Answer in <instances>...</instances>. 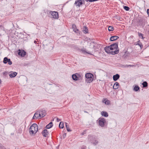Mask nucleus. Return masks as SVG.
Wrapping results in <instances>:
<instances>
[{"mask_svg":"<svg viewBox=\"0 0 149 149\" xmlns=\"http://www.w3.org/2000/svg\"><path fill=\"white\" fill-rule=\"evenodd\" d=\"M87 45L88 46L93 47V48L92 47L91 48V47H90V48L92 49V50L90 51H88V50H86V49L85 50H82V51L84 52H85L90 55H92V53L93 52V50L94 51L99 46L98 44L95 43L94 42H87Z\"/></svg>","mask_w":149,"mask_h":149,"instance_id":"f257e3e1","label":"nucleus"},{"mask_svg":"<svg viewBox=\"0 0 149 149\" xmlns=\"http://www.w3.org/2000/svg\"><path fill=\"white\" fill-rule=\"evenodd\" d=\"M38 130V126L35 123L32 125L29 129V132L30 134H35L37 132Z\"/></svg>","mask_w":149,"mask_h":149,"instance_id":"f03ea898","label":"nucleus"},{"mask_svg":"<svg viewBox=\"0 0 149 149\" xmlns=\"http://www.w3.org/2000/svg\"><path fill=\"white\" fill-rule=\"evenodd\" d=\"M105 52L107 53H109L112 55L117 54L119 52V50L112 51V49L111 48L110 46H106L104 48Z\"/></svg>","mask_w":149,"mask_h":149,"instance_id":"7ed1b4c3","label":"nucleus"},{"mask_svg":"<svg viewBox=\"0 0 149 149\" xmlns=\"http://www.w3.org/2000/svg\"><path fill=\"white\" fill-rule=\"evenodd\" d=\"M93 75L91 73H87L85 75V77L87 79L86 81H88V82L90 83L92 82L93 80V78L92 77Z\"/></svg>","mask_w":149,"mask_h":149,"instance_id":"20e7f679","label":"nucleus"},{"mask_svg":"<svg viewBox=\"0 0 149 149\" xmlns=\"http://www.w3.org/2000/svg\"><path fill=\"white\" fill-rule=\"evenodd\" d=\"M105 123L106 120L104 118H102L100 119L99 121V124L101 127H103Z\"/></svg>","mask_w":149,"mask_h":149,"instance_id":"39448f33","label":"nucleus"},{"mask_svg":"<svg viewBox=\"0 0 149 149\" xmlns=\"http://www.w3.org/2000/svg\"><path fill=\"white\" fill-rule=\"evenodd\" d=\"M84 0H76L74 4L76 6L79 7L80 6L82 5L83 3V2H84Z\"/></svg>","mask_w":149,"mask_h":149,"instance_id":"423d86ee","label":"nucleus"},{"mask_svg":"<svg viewBox=\"0 0 149 149\" xmlns=\"http://www.w3.org/2000/svg\"><path fill=\"white\" fill-rule=\"evenodd\" d=\"M50 13H51L52 17L55 19H57L58 18V14L57 12L55 11H51L50 12Z\"/></svg>","mask_w":149,"mask_h":149,"instance_id":"0eeeda50","label":"nucleus"},{"mask_svg":"<svg viewBox=\"0 0 149 149\" xmlns=\"http://www.w3.org/2000/svg\"><path fill=\"white\" fill-rule=\"evenodd\" d=\"M111 48L112 50H117L118 48V45L117 43H113L110 45Z\"/></svg>","mask_w":149,"mask_h":149,"instance_id":"6e6552de","label":"nucleus"},{"mask_svg":"<svg viewBox=\"0 0 149 149\" xmlns=\"http://www.w3.org/2000/svg\"><path fill=\"white\" fill-rule=\"evenodd\" d=\"M40 113V118L45 116L46 114V111L45 110H40L39 111Z\"/></svg>","mask_w":149,"mask_h":149,"instance_id":"1a4fd4ad","label":"nucleus"},{"mask_svg":"<svg viewBox=\"0 0 149 149\" xmlns=\"http://www.w3.org/2000/svg\"><path fill=\"white\" fill-rule=\"evenodd\" d=\"M26 53L23 50H19L18 54L19 55L21 56L22 57H24L26 55Z\"/></svg>","mask_w":149,"mask_h":149,"instance_id":"9d476101","label":"nucleus"},{"mask_svg":"<svg viewBox=\"0 0 149 149\" xmlns=\"http://www.w3.org/2000/svg\"><path fill=\"white\" fill-rule=\"evenodd\" d=\"M40 113L39 111L36 112L34 114L33 117V118L37 119V118H40Z\"/></svg>","mask_w":149,"mask_h":149,"instance_id":"9b49d317","label":"nucleus"},{"mask_svg":"<svg viewBox=\"0 0 149 149\" xmlns=\"http://www.w3.org/2000/svg\"><path fill=\"white\" fill-rule=\"evenodd\" d=\"M120 77V75L118 74H116L113 76V80L114 81H117Z\"/></svg>","mask_w":149,"mask_h":149,"instance_id":"f8f14e48","label":"nucleus"},{"mask_svg":"<svg viewBox=\"0 0 149 149\" xmlns=\"http://www.w3.org/2000/svg\"><path fill=\"white\" fill-rule=\"evenodd\" d=\"M91 138H93L92 137H90L89 138V139L91 141V143H92L94 145H95L97 144L98 143V141H97V140H91Z\"/></svg>","mask_w":149,"mask_h":149,"instance_id":"ddd939ff","label":"nucleus"},{"mask_svg":"<svg viewBox=\"0 0 149 149\" xmlns=\"http://www.w3.org/2000/svg\"><path fill=\"white\" fill-rule=\"evenodd\" d=\"M119 38V37L118 36H111L110 38V40L111 41H113L114 40H115L118 39Z\"/></svg>","mask_w":149,"mask_h":149,"instance_id":"4468645a","label":"nucleus"},{"mask_svg":"<svg viewBox=\"0 0 149 149\" xmlns=\"http://www.w3.org/2000/svg\"><path fill=\"white\" fill-rule=\"evenodd\" d=\"M17 74V73L16 72H10L9 74V76L11 78L14 77L16 76Z\"/></svg>","mask_w":149,"mask_h":149,"instance_id":"2eb2a0df","label":"nucleus"},{"mask_svg":"<svg viewBox=\"0 0 149 149\" xmlns=\"http://www.w3.org/2000/svg\"><path fill=\"white\" fill-rule=\"evenodd\" d=\"M42 134L44 136L46 137L48 135L49 133L47 130L45 129L42 132Z\"/></svg>","mask_w":149,"mask_h":149,"instance_id":"dca6fc26","label":"nucleus"},{"mask_svg":"<svg viewBox=\"0 0 149 149\" xmlns=\"http://www.w3.org/2000/svg\"><path fill=\"white\" fill-rule=\"evenodd\" d=\"M72 79L74 80L77 81L79 79V77L76 74H73L72 76Z\"/></svg>","mask_w":149,"mask_h":149,"instance_id":"f3484780","label":"nucleus"},{"mask_svg":"<svg viewBox=\"0 0 149 149\" xmlns=\"http://www.w3.org/2000/svg\"><path fill=\"white\" fill-rule=\"evenodd\" d=\"M119 86V84L118 83L116 82L115 83L113 86V88L116 89L118 88Z\"/></svg>","mask_w":149,"mask_h":149,"instance_id":"a211bd4d","label":"nucleus"},{"mask_svg":"<svg viewBox=\"0 0 149 149\" xmlns=\"http://www.w3.org/2000/svg\"><path fill=\"white\" fill-rule=\"evenodd\" d=\"M101 115L105 117H107L108 116V113L106 111H102L101 113Z\"/></svg>","mask_w":149,"mask_h":149,"instance_id":"6ab92c4d","label":"nucleus"},{"mask_svg":"<svg viewBox=\"0 0 149 149\" xmlns=\"http://www.w3.org/2000/svg\"><path fill=\"white\" fill-rule=\"evenodd\" d=\"M72 28L74 32L77 33V31H78V30L77 29L76 26L74 24L72 25Z\"/></svg>","mask_w":149,"mask_h":149,"instance_id":"aec40b11","label":"nucleus"},{"mask_svg":"<svg viewBox=\"0 0 149 149\" xmlns=\"http://www.w3.org/2000/svg\"><path fill=\"white\" fill-rule=\"evenodd\" d=\"M52 126L53 123L52 122H51L48 124L46 126V128L47 129H49L52 127Z\"/></svg>","mask_w":149,"mask_h":149,"instance_id":"412c9836","label":"nucleus"},{"mask_svg":"<svg viewBox=\"0 0 149 149\" xmlns=\"http://www.w3.org/2000/svg\"><path fill=\"white\" fill-rule=\"evenodd\" d=\"M10 59V58H8L7 57H5L3 59V62L4 63L6 64L8 62L9 60Z\"/></svg>","mask_w":149,"mask_h":149,"instance_id":"4be33fe9","label":"nucleus"},{"mask_svg":"<svg viewBox=\"0 0 149 149\" xmlns=\"http://www.w3.org/2000/svg\"><path fill=\"white\" fill-rule=\"evenodd\" d=\"M83 32L85 33H88V29L87 27L86 26H84L83 28Z\"/></svg>","mask_w":149,"mask_h":149,"instance_id":"5701e85b","label":"nucleus"},{"mask_svg":"<svg viewBox=\"0 0 149 149\" xmlns=\"http://www.w3.org/2000/svg\"><path fill=\"white\" fill-rule=\"evenodd\" d=\"M59 127L60 128H63L64 127V124L63 122H60L59 125Z\"/></svg>","mask_w":149,"mask_h":149,"instance_id":"b1692460","label":"nucleus"},{"mask_svg":"<svg viewBox=\"0 0 149 149\" xmlns=\"http://www.w3.org/2000/svg\"><path fill=\"white\" fill-rule=\"evenodd\" d=\"M143 87H146L148 86V83L146 81H144L142 83Z\"/></svg>","mask_w":149,"mask_h":149,"instance_id":"393cba45","label":"nucleus"},{"mask_svg":"<svg viewBox=\"0 0 149 149\" xmlns=\"http://www.w3.org/2000/svg\"><path fill=\"white\" fill-rule=\"evenodd\" d=\"M139 89V87L138 86H136L134 87V90L135 91H137Z\"/></svg>","mask_w":149,"mask_h":149,"instance_id":"a878e982","label":"nucleus"},{"mask_svg":"<svg viewBox=\"0 0 149 149\" xmlns=\"http://www.w3.org/2000/svg\"><path fill=\"white\" fill-rule=\"evenodd\" d=\"M108 29L109 31H112L114 30L113 28L111 26H109Z\"/></svg>","mask_w":149,"mask_h":149,"instance_id":"bb28decb","label":"nucleus"},{"mask_svg":"<svg viewBox=\"0 0 149 149\" xmlns=\"http://www.w3.org/2000/svg\"><path fill=\"white\" fill-rule=\"evenodd\" d=\"M138 45L140 47L141 49H142L143 47V45L139 41H138L137 43Z\"/></svg>","mask_w":149,"mask_h":149,"instance_id":"cd10ccee","label":"nucleus"},{"mask_svg":"<svg viewBox=\"0 0 149 149\" xmlns=\"http://www.w3.org/2000/svg\"><path fill=\"white\" fill-rule=\"evenodd\" d=\"M124 9L127 11H128L130 9V8L128 7L125 6L124 7Z\"/></svg>","mask_w":149,"mask_h":149,"instance_id":"c85d7f7f","label":"nucleus"},{"mask_svg":"<svg viewBox=\"0 0 149 149\" xmlns=\"http://www.w3.org/2000/svg\"><path fill=\"white\" fill-rule=\"evenodd\" d=\"M104 103L105 104L107 105H108L110 103V101L109 100H107V101H105L104 102Z\"/></svg>","mask_w":149,"mask_h":149,"instance_id":"c756f323","label":"nucleus"},{"mask_svg":"<svg viewBox=\"0 0 149 149\" xmlns=\"http://www.w3.org/2000/svg\"><path fill=\"white\" fill-rule=\"evenodd\" d=\"M138 35L140 37H142V38L143 39L144 38H143V34L141 33H138Z\"/></svg>","mask_w":149,"mask_h":149,"instance_id":"7c9ffc66","label":"nucleus"},{"mask_svg":"<svg viewBox=\"0 0 149 149\" xmlns=\"http://www.w3.org/2000/svg\"><path fill=\"white\" fill-rule=\"evenodd\" d=\"M98 0H85V1L86 2H88V1L90 2H93V1H98Z\"/></svg>","mask_w":149,"mask_h":149,"instance_id":"2f4dec72","label":"nucleus"},{"mask_svg":"<svg viewBox=\"0 0 149 149\" xmlns=\"http://www.w3.org/2000/svg\"><path fill=\"white\" fill-rule=\"evenodd\" d=\"M8 63V64L10 65H11L12 64V62L11 61H10V59L9 60Z\"/></svg>","mask_w":149,"mask_h":149,"instance_id":"473e14b6","label":"nucleus"},{"mask_svg":"<svg viewBox=\"0 0 149 149\" xmlns=\"http://www.w3.org/2000/svg\"><path fill=\"white\" fill-rule=\"evenodd\" d=\"M68 132H70L71 131V130L69 128V127H67L66 128Z\"/></svg>","mask_w":149,"mask_h":149,"instance_id":"72a5a7b5","label":"nucleus"},{"mask_svg":"<svg viewBox=\"0 0 149 149\" xmlns=\"http://www.w3.org/2000/svg\"><path fill=\"white\" fill-rule=\"evenodd\" d=\"M133 66H136L135 65H128L127 66V67H133Z\"/></svg>","mask_w":149,"mask_h":149,"instance_id":"f704fd0d","label":"nucleus"},{"mask_svg":"<svg viewBox=\"0 0 149 149\" xmlns=\"http://www.w3.org/2000/svg\"><path fill=\"white\" fill-rule=\"evenodd\" d=\"M147 12L148 15L149 16V9H148L147 10Z\"/></svg>","mask_w":149,"mask_h":149,"instance_id":"c9c22d12","label":"nucleus"},{"mask_svg":"<svg viewBox=\"0 0 149 149\" xmlns=\"http://www.w3.org/2000/svg\"><path fill=\"white\" fill-rule=\"evenodd\" d=\"M61 120L58 118H57V122H59Z\"/></svg>","mask_w":149,"mask_h":149,"instance_id":"e433bc0d","label":"nucleus"},{"mask_svg":"<svg viewBox=\"0 0 149 149\" xmlns=\"http://www.w3.org/2000/svg\"><path fill=\"white\" fill-rule=\"evenodd\" d=\"M65 126H66V128H67V127H69V125H67V123H65Z\"/></svg>","mask_w":149,"mask_h":149,"instance_id":"4c0bfd02","label":"nucleus"},{"mask_svg":"<svg viewBox=\"0 0 149 149\" xmlns=\"http://www.w3.org/2000/svg\"><path fill=\"white\" fill-rule=\"evenodd\" d=\"M137 43H138V41L137 42H135L134 43V45H138Z\"/></svg>","mask_w":149,"mask_h":149,"instance_id":"58836bf2","label":"nucleus"},{"mask_svg":"<svg viewBox=\"0 0 149 149\" xmlns=\"http://www.w3.org/2000/svg\"><path fill=\"white\" fill-rule=\"evenodd\" d=\"M34 42L36 44V43H37V42H36V41H35H35H34Z\"/></svg>","mask_w":149,"mask_h":149,"instance_id":"ea45409f","label":"nucleus"},{"mask_svg":"<svg viewBox=\"0 0 149 149\" xmlns=\"http://www.w3.org/2000/svg\"><path fill=\"white\" fill-rule=\"evenodd\" d=\"M103 102H104V101H105V100H103Z\"/></svg>","mask_w":149,"mask_h":149,"instance_id":"a19ab883","label":"nucleus"},{"mask_svg":"<svg viewBox=\"0 0 149 149\" xmlns=\"http://www.w3.org/2000/svg\"><path fill=\"white\" fill-rule=\"evenodd\" d=\"M54 119H53V120H52V121H54Z\"/></svg>","mask_w":149,"mask_h":149,"instance_id":"79ce46f5","label":"nucleus"},{"mask_svg":"<svg viewBox=\"0 0 149 149\" xmlns=\"http://www.w3.org/2000/svg\"><path fill=\"white\" fill-rule=\"evenodd\" d=\"M84 112H86V111H85Z\"/></svg>","mask_w":149,"mask_h":149,"instance_id":"37998d69","label":"nucleus"}]
</instances>
